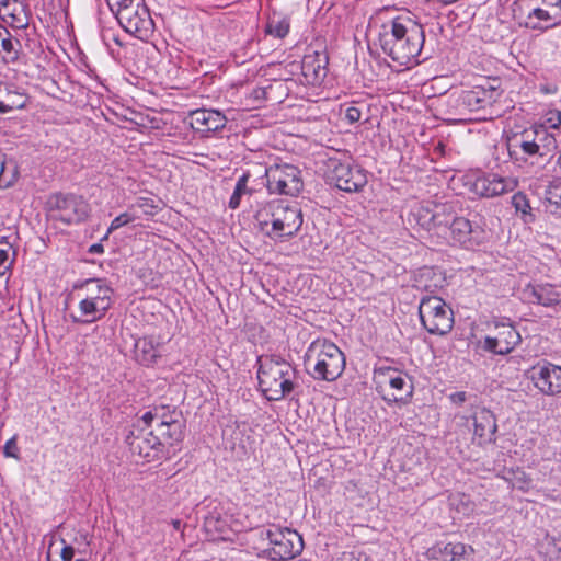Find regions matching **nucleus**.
Listing matches in <instances>:
<instances>
[{"label":"nucleus","instance_id":"nucleus-6","mask_svg":"<svg viewBox=\"0 0 561 561\" xmlns=\"http://www.w3.org/2000/svg\"><path fill=\"white\" fill-rule=\"evenodd\" d=\"M345 363L344 353L328 340L313 341L305 354V364L312 366V377L317 380H336L344 371Z\"/></svg>","mask_w":561,"mask_h":561},{"label":"nucleus","instance_id":"nucleus-50","mask_svg":"<svg viewBox=\"0 0 561 561\" xmlns=\"http://www.w3.org/2000/svg\"><path fill=\"white\" fill-rule=\"evenodd\" d=\"M171 524L175 530L182 529V522L180 519H172Z\"/></svg>","mask_w":561,"mask_h":561},{"label":"nucleus","instance_id":"nucleus-2","mask_svg":"<svg viewBox=\"0 0 561 561\" xmlns=\"http://www.w3.org/2000/svg\"><path fill=\"white\" fill-rule=\"evenodd\" d=\"M424 41L422 25L404 16L383 23L378 33L382 53L400 66H407L420 56Z\"/></svg>","mask_w":561,"mask_h":561},{"label":"nucleus","instance_id":"nucleus-15","mask_svg":"<svg viewBox=\"0 0 561 561\" xmlns=\"http://www.w3.org/2000/svg\"><path fill=\"white\" fill-rule=\"evenodd\" d=\"M328 179L339 190L347 193L358 192L367 184V175L363 169L350 161L334 159L329 162Z\"/></svg>","mask_w":561,"mask_h":561},{"label":"nucleus","instance_id":"nucleus-20","mask_svg":"<svg viewBox=\"0 0 561 561\" xmlns=\"http://www.w3.org/2000/svg\"><path fill=\"white\" fill-rule=\"evenodd\" d=\"M227 124L226 116L216 110L201 108L193 111L190 115L191 127L203 137L222 129Z\"/></svg>","mask_w":561,"mask_h":561},{"label":"nucleus","instance_id":"nucleus-19","mask_svg":"<svg viewBox=\"0 0 561 561\" xmlns=\"http://www.w3.org/2000/svg\"><path fill=\"white\" fill-rule=\"evenodd\" d=\"M516 185V180L512 178L489 173L478 176L471 187L474 194L490 198L512 192Z\"/></svg>","mask_w":561,"mask_h":561},{"label":"nucleus","instance_id":"nucleus-38","mask_svg":"<svg viewBox=\"0 0 561 561\" xmlns=\"http://www.w3.org/2000/svg\"><path fill=\"white\" fill-rule=\"evenodd\" d=\"M547 124V129L549 128H558L561 126V111H558V110H552V111H549L547 114H546V122Z\"/></svg>","mask_w":561,"mask_h":561},{"label":"nucleus","instance_id":"nucleus-30","mask_svg":"<svg viewBox=\"0 0 561 561\" xmlns=\"http://www.w3.org/2000/svg\"><path fill=\"white\" fill-rule=\"evenodd\" d=\"M276 203H270L264 208L257 211L256 219L260 226V229L263 233L268 237V230H273V221L276 217Z\"/></svg>","mask_w":561,"mask_h":561},{"label":"nucleus","instance_id":"nucleus-16","mask_svg":"<svg viewBox=\"0 0 561 561\" xmlns=\"http://www.w3.org/2000/svg\"><path fill=\"white\" fill-rule=\"evenodd\" d=\"M496 334L494 336L486 335L479 341L480 347L495 355H507L512 353L522 342L520 333L508 322H495Z\"/></svg>","mask_w":561,"mask_h":561},{"label":"nucleus","instance_id":"nucleus-53","mask_svg":"<svg viewBox=\"0 0 561 561\" xmlns=\"http://www.w3.org/2000/svg\"><path fill=\"white\" fill-rule=\"evenodd\" d=\"M101 250H102V245H100V244H94L91 247V252H98Z\"/></svg>","mask_w":561,"mask_h":561},{"label":"nucleus","instance_id":"nucleus-49","mask_svg":"<svg viewBox=\"0 0 561 561\" xmlns=\"http://www.w3.org/2000/svg\"><path fill=\"white\" fill-rule=\"evenodd\" d=\"M443 551H440L442 560L451 561V551H450V542L446 543L442 547Z\"/></svg>","mask_w":561,"mask_h":561},{"label":"nucleus","instance_id":"nucleus-36","mask_svg":"<svg viewBox=\"0 0 561 561\" xmlns=\"http://www.w3.org/2000/svg\"><path fill=\"white\" fill-rule=\"evenodd\" d=\"M545 198L549 204L561 207V182L549 185Z\"/></svg>","mask_w":561,"mask_h":561},{"label":"nucleus","instance_id":"nucleus-52","mask_svg":"<svg viewBox=\"0 0 561 561\" xmlns=\"http://www.w3.org/2000/svg\"><path fill=\"white\" fill-rule=\"evenodd\" d=\"M78 553L81 556L79 558L76 559V561H85V551L84 550H79Z\"/></svg>","mask_w":561,"mask_h":561},{"label":"nucleus","instance_id":"nucleus-35","mask_svg":"<svg viewBox=\"0 0 561 561\" xmlns=\"http://www.w3.org/2000/svg\"><path fill=\"white\" fill-rule=\"evenodd\" d=\"M512 204L515 207L516 211L522 213L524 216L533 217V215L530 214L531 207L529 205V201L527 199L526 195H524L523 193L514 194L512 197ZM533 219L534 218H531V220Z\"/></svg>","mask_w":561,"mask_h":561},{"label":"nucleus","instance_id":"nucleus-11","mask_svg":"<svg viewBox=\"0 0 561 561\" xmlns=\"http://www.w3.org/2000/svg\"><path fill=\"white\" fill-rule=\"evenodd\" d=\"M261 537L268 541L263 553L272 561H286L301 553L304 541L301 536L290 528L271 525L261 531Z\"/></svg>","mask_w":561,"mask_h":561},{"label":"nucleus","instance_id":"nucleus-25","mask_svg":"<svg viewBox=\"0 0 561 561\" xmlns=\"http://www.w3.org/2000/svg\"><path fill=\"white\" fill-rule=\"evenodd\" d=\"M27 101L28 98L23 89L14 84H5L0 94V114L24 108Z\"/></svg>","mask_w":561,"mask_h":561},{"label":"nucleus","instance_id":"nucleus-21","mask_svg":"<svg viewBox=\"0 0 561 561\" xmlns=\"http://www.w3.org/2000/svg\"><path fill=\"white\" fill-rule=\"evenodd\" d=\"M473 435L478 439L479 445L491 443L497 430L494 414L485 409H479L473 414Z\"/></svg>","mask_w":561,"mask_h":561},{"label":"nucleus","instance_id":"nucleus-28","mask_svg":"<svg viewBox=\"0 0 561 561\" xmlns=\"http://www.w3.org/2000/svg\"><path fill=\"white\" fill-rule=\"evenodd\" d=\"M289 27V18L283 12L273 11L267 16L265 33L276 38H284L288 34Z\"/></svg>","mask_w":561,"mask_h":561},{"label":"nucleus","instance_id":"nucleus-42","mask_svg":"<svg viewBox=\"0 0 561 561\" xmlns=\"http://www.w3.org/2000/svg\"><path fill=\"white\" fill-rule=\"evenodd\" d=\"M451 561L466 554L467 548L461 542H450Z\"/></svg>","mask_w":561,"mask_h":561},{"label":"nucleus","instance_id":"nucleus-33","mask_svg":"<svg viewBox=\"0 0 561 561\" xmlns=\"http://www.w3.org/2000/svg\"><path fill=\"white\" fill-rule=\"evenodd\" d=\"M11 244L8 242L0 243V277L4 276L10 270L14 261V252L11 256Z\"/></svg>","mask_w":561,"mask_h":561},{"label":"nucleus","instance_id":"nucleus-23","mask_svg":"<svg viewBox=\"0 0 561 561\" xmlns=\"http://www.w3.org/2000/svg\"><path fill=\"white\" fill-rule=\"evenodd\" d=\"M25 55L22 53L20 39L0 23V58L4 65L21 64Z\"/></svg>","mask_w":561,"mask_h":561},{"label":"nucleus","instance_id":"nucleus-18","mask_svg":"<svg viewBox=\"0 0 561 561\" xmlns=\"http://www.w3.org/2000/svg\"><path fill=\"white\" fill-rule=\"evenodd\" d=\"M534 386L543 394L561 393V366L549 362L538 363L529 370Z\"/></svg>","mask_w":561,"mask_h":561},{"label":"nucleus","instance_id":"nucleus-10","mask_svg":"<svg viewBox=\"0 0 561 561\" xmlns=\"http://www.w3.org/2000/svg\"><path fill=\"white\" fill-rule=\"evenodd\" d=\"M148 427L156 423L154 431L169 444L176 446L183 440L185 423L182 412L170 404H157L141 416Z\"/></svg>","mask_w":561,"mask_h":561},{"label":"nucleus","instance_id":"nucleus-41","mask_svg":"<svg viewBox=\"0 0 561 561\" xmlns=\"http://www.w3.org/2000/svg\"><path fill=\"white\" fill-rule=\"evenodd\" d=\"M3 454L5 457L18 458V446L15 442V437L10 438L3 448Z\"/></svg>","mask_w":561,"mask_h":561},{"label":"nucleus","instance_id":"nucleus-54","mask_svg":"<svg viewBox=\"0 0 561 561\" xmlns=\"http://www.w3.org/2000/svg\"><path fill=\"white\" fill-rule=\"evenodd\" d=\"M438 1L444 3V4H449V3L455 2L456 0H438Z\"/></svg>","mask_w":561,"mask_h":561},{"label":"nucleus","instance_id":"nucleus-4","mask_svg":"<svg viewBox=\"0 0 561 561\" xmlns=\"http://www.w3.org/2000/svg\"><path fill=\"white\" fill-rule=\"evenodd\" d=\"M557 146L554 135L545 125H534L511 133L506 138L508 156L515 162L534 164L537 159L551 156Z\"/></svg>","mask_w":561,"mask_h":561},{"label":"nucleus","instance_id":"nucleus-27","mask_svg":"<svg viewBox=\"0 0 561 561\" xmlns=\"http://www.w3.org/2000/svg\"><path fill=\"white\" fill-rule=\"evenodd\" d=\"M159 356V345L151 337H142L135 343V357L140 364L150 366Z\"/></svg>","mask_w":561,"mask_h":561},{"label":"nucleus","instance_id":"nucleus-57","mask_svg":"<svg viewBox=\"0 0 561 561\" xmlns=\"http://www.w3.org/2000/svg\"><path fill=\"white\" fill-rule=\"evenodd\" d=\"M83 540H84L85 545H88L87 536H83Z\"/></svg>","mask_w":561,"mask_h":561},{"label":"nucleus","instance_id":"nucleus-32","mask_svg":"<svg viewBox=\"0 0 561 561\" xmlns=\"http://www.w3.org/2000/svg\"><path fill=\"white\" fill-rule=\"evenodd\" d=\"M16 181L15 168L11 173L7 171V157L0 151V190L11 187Z\"/></svg>","mask_w":561,"mask_h":561},{"label":"nucleus","instance_id":"nucleus-44","mask_svg":"<svg viewBox=\"0 0 561 561\" xmlns=\"http://www.w3.org/2000/svg\"><path fill=\"white\" fill-rule=\"evenodd\" d=\"M76 549L71 545H65L61 549L60 557L62 561H71L75 557Z\"/></svg>","mask_w":561,"mask_h":561},{"label":"nucleus","instance_id":"nucleus-13","mask_svg":"<svg viewBox=\"0 0 561 561\" xmlns=\"http://www.w3.org/2000/svg\"><path fill=\"white\" fill-rule=\"evenodd\" d=\"M265 179L270 194L296 196L304 187L300 170L288 163L266 168Z\"/></svg>","mask_w":561,"mask_h":561},{"label":"nucleus","instance_id":"nucleus-40","mask_svg":"<svg viewBox=\"0 0 561 561\" xmlns=\"http://www.w3.org/2000/svg\"><path fill=\"white\" fill-rule=\"evenodd\" d=\"M345 119L351 123V124H354V123H357L360 121L362 118V111L358 108V107H355V106H348L346 110H345Z\"/></svg>","mask_w":561,"mask_h":561},{"label":"nucleus","instance_id":"nucleus-12","mask_svg":"<svg viewBox=\"0 0 561 561\" xmlns=\"http://www.w3.org/2000/svg\"><path fill=\"white\" fill-rule=\"evenodd\" d=\"M419 314L423 327L431 334H447L454 324L453 311L437 296H425L421 299Z\"/></svg>","mask_w":561,"mask_h":561},{"label":"nucleus","instance_id":"nucleus-37","mask_svg":"<svg viewBox=\"0 0 561 561\" xmlns=\"http://www.w3.org/2000/svg\"><path fill=\"white\" fill-rule=\"evenodd\" d=\"M135 219L136 217L128 211L118 215L112 220L107 230V234L119 229L121 227L128 225L129 222H133Z\"/></svg>","mask_w":561,"mask_h":561},{"label":"nucleus","instance_id":"nucleus-46","mask_svg":"<svg viewBox=\"0 0 561 561\" xmlns=\"http://www.w3.org/2000/svg\"><path fill=\"white\" fill-rule=\"evenodd\" d=\"M543 4L549 11L557 10L558 18H561V0H543Z\"/></svg>","mask_w":561,"mask_h":561},{"label":"nucleus","instance_id":"nucleus-55","mask_svg":"<svg viewBox=\"0 0 561 561\" xmlns=\"http://www.w3.org/2000/svg\"><path fill=\"white\" fill-rule=\"evenodd\" d=\"M548 497H551L552 500H561V495L558 494L557 496H552V495H549L547 494Z\"/></svg>","mask_w":561,"mask_h":561},{"label":"nucleus","instance_id":"nucleus-9","mask_svg":"<svg viewBox=\"0 0 561 561\" xmlns=\"http://www.w3.org/2000/svg\"><path fill=\"white\" fill-rule=\"evenodd\" d=\"M116 19L119 25L140 41H148L154 32V22L145 0H121Z\"/></svg>","mask_w":561,"mask_h":561},{"label":"nucleus","instance_id":"nucleus-29","mask_svg":"<svg viewBox=\"0 0 561 561\" xmlns=\"http://www.w3.org/2000/svg\"><path fill=\"white\" fill-rule=\"evenodd\" d=\"M557 10L549 11L548 9L534 8L527 15L526 25L534 30L541 28L540 21H551L558 19Z\"/></svg>","mask_w":561,"mask_h":561},{"label":"nucleus","instance_id":"nucleus-48","mask_svg":"<svg viewBox=\"0 0 561 561\" xmlns=\"http://www.w3.org/2000/svg\"><path fill=\"white\" fill-rule=\"evenodd\" d=\"M552 553L556 554V557L561 558V538H553L552 539Z\"/></svg>","mask_w":561,"mask_h":561},{"label":"nucleus","instance_id":"nucleus-39","mask_svg":"<svg viewBox=\"0 0 561 561\" xmlns=\"http://www.w3.org/2000/svg\"><path fill=\"white\" fill-rule=\"evenodd\" d=\"M135 206L140 208L146 215H154L153 209L156 206L150 198H138Z\"/></svg>","mask_w":561,"mask_h":561},{"label":"nucleus","instance_id":"nucleus-8","mask_svg":"<svg viewBox=\"0 0 561 561\" xmlns=\"http://www.w3.org/2000/svg\"><path fill=\"white\" fill-rule=\"evenodd\" d=\"M126 443L134 456L142 458L147 462L171 458L176 448L173 444H169L154 432L134 425L126 437Z\"/></svg>","mask_w":561,"mask_h":561},{"label":"nucleus","instance_id":"nucleus-24","mask_svg":"<svg viewBox=\"0 0 561 561\" xmlns=\"http://www.w3.org/2000/svg\"><path fill=\"white\" fill-rule=\"evenodd\" d=\"M524 296L529 302L546 307L557 305L561 301L560 293L550 284L529 285L524 289Z\"/></svg>","mask_w":561,"mask_h":561},{"label":"nucleus","instance_id":"nucleus-17","mask_svg":"<svg viewBox=\"0 0 561 561\" xmlns=\"http://www.w3.org/2000/svg\"><path fill=\"white\" fill-rule=\"evenodd\" d=\"M276 217L273 221V230H268V237L278 239L295 236L302 225V214L297 206L276 203Z\"/></svg>","mask_w":561,"mask_h":561},{"label":"nucleus","instance_id":"nucleus-56","mask_svg":"<svg viewBox=\"0 0 561 561\" xmlns=\"http://www.w3.org/2000/svg\"><path fill=\"white\" fill-rule=\"evenodd\" d=\"M5 84H7V83H3V82H1V81H0V94H2V90H3V88H4V85H5Z\"/></svg>","mask_w":561,"mask_h":561},{"label":"nucleus","instance_id":"nucleus-1","mask_svg":"<svg viewBox=\"0 0 561 561\" xmlns=\"http://www.w3.org/2000/svg\"><path fill=\"white\" fill-rule=\"evenodd\" d=\"M416 222L454 247L474 249L484 240V230L468 218L457 216L450 205L421 206L413 213Z\"/></svg>","mask_w":561,"mask_h":561},{"label":"nucleus","instance_id":"nucleus-34","mask_svg":"<svg viewBox=\"0 0 561 561\" xmlns=\"http://www.w3.org/2000/svg\"><path fill=\"white\" fill-rule=\"evenodd\" d=\"M1 8L16 22H22L20 14L23 12V5L18 0H2Z\"/></svg>","mask_w":561,"mask_h":561},{"label":"nucleus","instance_id":"nucleus-26","mask_svg":"<svg viewBox=\"0 0 561 561\" xmlns=\"http://www.w3.org/2000/svg\"><path fill=\"white\" fill-rule=\"evenodd\" d=\"M497 91L493 87H490L489 89L476 87L473 90L465 93L463 102L474 111L483 108L486 104H491L495 101Z\"/></svg>","mask_w":561,"mask_h":561},{"label":"nucleus","instance_id":"nucleus-31","mask_svg":"<svg viewBox=\"0 0 561 561\" xmlns=\"http://www.w3.org/2000/svg\"><path fill=\"white\" fill-rule=\"evenodd\" d=\"M250 173L244 172L237 181L234 191L229 201V207L237 209L240 206L241 197L247 194H251V190L248 187Z\"/></svg>","mask_w":561,"mask_h":561},{"label":"nucleus","instance_id":"nucleus-51","mask_svg":"<svg viewBox=\"0 0 561 561\" xmlns=\"http://www.w3.org/2000/svg\"><path fill=\"white\" fill-rule=\"evenodd\" d=\"M265 93H266L265 89H257V90H255V98L264 96Z\"/></svg>","mask_w":561,"mask_h":561},{"label":"nucleus","instance_id":"nucleus-14","mask_svg":"<svg viewBox=\"0 0 561 561\" xmlns=\"http://www.w3.org/2000/svg\"><path fill=\"white\" fill-rule=\"evenodd\" d=\"M47 206L53 219L67 225L79 224L89 214L88 203L75 194H53L47 201Z\"/></svg>","mask_w":561,"mask_h":561},{"label":"nucleus","instance_id":"nucleus-5","mask_svg":"<svg viewBox=\"0 0 561 561\" xmlns=\"http://www.w3.org/2000/svg\"><path fill=\"white\" fill-rule=\"evenodd\" d=\"M259 363V386L267 400L279 401L294 390L297 371L290 363L276 356Z\"/></svg>","mask_w":561,"mask_h":561},{"label":"nucleus","instance_id":"nucleus-3","mask_svg":"<svg viewBox=\"0 0 561 561\" xmlns=\"http://www.w3.org/2000/svg\"><path fill=\"white\" fill-rule=\"evenodd\" d=\"M78 299L77 309L70 318L77 324H91L103 319L113 305V289L99 278H90L75 284Z\"/></svg>","mask_w":561,"mask_h":561},{"label":"nucleus","instance_id":"nucleus-43","mask_svg":"<svg viewBox=\"0 0 561 561\" xmlns=\"http://www.w3.org/2000/svg\"><path fill=\"white\" fill-rule=\"evenodd\" d=\"M344 561H371L369 556L363 551H352L344 554Z\"/></svg>","mask_w":561,"mask_h":561},{"label":"nucleus","instance_id":"nucleus-22","mask_svg":"<svg viewBox=\"0 0 561 561\" xmlns=\"http://www.w3.org/2000/svg\"><path fill=\"white\" fill-rule=\"evenodd\" d=\"M328 57L324 53L314 51L304 57L301 72L310 84H320L327 77Z\"/></svg>","mask_w":561,"mask_h":561},{"label":"nucleus","instance_id":"nucleus-45","mask_svg":"<svg viewBox=\"0 0 561 561\" xmlns=\"http://www.w3.org/2000/svg\"><path fill=\"white\" fill-rule=\"evenodd\" d=\"M449 400L456 405H461L467 400V393L465 391H458L449 394Z\"/></svg>","mask_w":561,"mask_h":561},{"label":"nucleus","instance_id":"nucleus-47","mask_svg":"<svg viewBox=\"0 0 561 561\" xmlns=\"http://www.w3.org/2000/svg\"><path fill=\"white\" fill-rule=\"evenodd\" d=\"M440 551H443L442 546L436 545L427 550L426 556L433 560H442Z\"/></svg>","mask_w":561,"mask_h":561},{"label":"nucleus","instance_id":"nucleus-7","mask_svg":"<svg viewBox=\"0 0 561 561\" xmlns=\"http://www.w3.org/2000/svg\"><path fill=\"white\" fill-rule=\"evenodd\" d=\"M374 382L376 390L388 404H408L413 397L412 378L397 368L379 367L375 370Z\"/></svg>","mask_w":561,"mask_h":561}]
</instances>
